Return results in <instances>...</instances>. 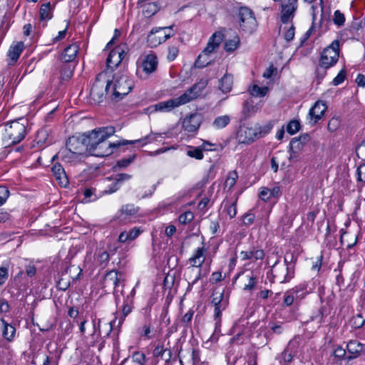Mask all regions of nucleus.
<instances>
[{
  "mask_svg": "<svg viewBox=\"0 0 365 365\" xmlns=\"http://www.w3.org/2000/svg\"><path fill=\"white\" fill-rule=\"evenodd\" d=\"M364 346L356 340H351L346 345L347 351L351 354L350 358L357 357L363 351Z\"/></svg>",
  "mask_w": 365,
  "mask_h": 365,
  "instance_id": "bb28decb",
  "label": "nucleus"
},
{
  "mask_svg": "<svg viewBox=\"0 0 365 365\" xmlns=\"http://www.w3.org/2000/svg\"><path fill=\"white\" fill-rule=\"evenodd\" d=\"M294 30H295V28L293 24H292L287 29V31H285L284 34V37L285 38V40L288 42L291 41L292 40H293L294 37Z\"/></svg>",
  "mask_w": 365,
  "mask_h": 365,
  "instance_id": "69168bd1",
  "label": "nucleus"
},
{
  "mask_svg": "<svg viewBox=\"0 0 365 365\" xmlns=\"http://www.w3.org/2000/svg\"><path fill=\"white\" fill-rule=\"evenodd\" d=\"M298 288L292 289L285 293L283 303L286 306H290L293 304L294 299L298 298Z\"/></svg>",
  "mask_w": 365,
  "mask_h": 365,
  "instance_id": "4c0bfd02",
  "label": "nucleus"
},
{
  "mask_svg": "<svg viewBox=\"0 0 365 365\" xmlns=\"http://www.w3.org/2000/svg\"><path fill=\"white\" fill-rule=\"evenodd\" d=\"M202 122L200 115L197 113L190 114L182 121V128L188 133L195 132L200 127Z\"/></svg>",
  "mask_w": 365,
  "mask_h": 365,
  "instance_id": "aec40b11",
  "label": "nucleus"
},
{
  "mask_svg": "<svg viewBox=\"0 0 365 365\" xmlns=\"http://www.w3.org/2000/svg\"><path fill=\"white\" fill-rule=\"evenodd\" d=\"M223 39V34L221 32H215L210 38L207 46L202 51V53L209 56L219 47Z\"/></svg>",
  "mask_w": 365,
  "mask_h": 365,
  "instance_id": "4be33fe9",
  "label": "nucleus"
},
{
  "mask_svg": "<svg viewBox=\"0 0 365 365\" xmlns=\"http://www.w3.org/2000/svg\"><path fill=\"white\" fill-rule=\"evenodd\" d=\"M346 78V71L342 69L338 73V75L333 79L332 84L334 86H338L343 83Z\"/></svg>",
  "mask_w": 365,
  "mask_h": 365,
  "instance_id": "4d7b16f0",
  "label": "nucleus"
},
{
  "mask_svg": "<svg viewBox=\"0 0 365 365\" xmlns=\"http://www.w3.org/2000/svg\"><path fill=\"white\" fill-rule=\"evenodd\" d=\"M207 84L208 80L206 78H202L195 83L191 88L187 89L180 96L183 104L187 103L199 98L202 95L204 89L207 87Z\"/></svg>",
  "mask_w": 365,
  "mask_h": 365,
  "instance_id": "2eb2a0df",
  "label": "nucleus"
},
{
  "mask_svg": "<svg viewBox=\"0 0 365 365\" xmlns=\"http://www.w3.org/2000/svg\"><path fill=\"white\" fill-rule=\"evenodd\" d=\"M125 54V53L124 50L120 46H118L113 49L109 53V55L106 59L107 67L110 68L111 70H113L114 68H117L123 61Z\"/></svg>",
  "mask_w": 365,
  "mask_h": 365,
  "instance_id": "f3484780",
  "label": "nucleus"
},
{
  "mask_svg": "<svg viewBox=\"0 0 365 365\" xmlns=\"http://www.w3.org/2000/svg\"><path fill=\"white\" fill-rule=\"evenodd\" d=\"M157 66V56L153 53L148 54L143 58L140 64L138 66L136 75L140 78H145L156 70Z\"/></svg>",
  "mask_w": 365,
  "mask_h": 365,
  "instance_id": "9d476101",
  "label": "nucleus"
},
{
  "mask_svg": "<svg viewBox=\"0 0 365 365\" xmlns=\"http://www.w3.org/2000/svg\"><path fill=\"white\" fill-rule=\"evenodd\" d=\"M303 144L301 143L300 140H297V138H294L289 143V152H292L294 153H298L303 148Z\"/></svg>",
  "mask_w": 365,
  "mask_h": 365,
  "instance_id": "79ce46f5",
  "label": "nucleus"
},
{
  "mask_svg": "<svg viewBox=\"0 0 365 365\" xmlns=\"http://www.w3.org/2000/svg\"><path fill=\"white\" fill-rule=\"evenodd\" d=\"M259 133L257 131L256 127H241L238 131L239 141L242 143L249 144L258 138Z\"/></svg>",
  "mask_w": 365,
  "mask_h": 365,
  "instance_id": "a211bd4d",
  "label": "nucleus"
},
{
  "mask_svg": "<svg viewBox=\"0 0 365 365\" xmlns=\"http://www.w3.org/2000/svg\"><path fill=\"white\" fill-rule=\"evenodd\" d=\"M233 76L231 74L225 73L224 76L220 80L219 88L222 93H229L232 88Z\"/></svg>",
  "mask_w": 365,
  "mask_h": 365,
  "instance_id": "cd10ccee",
  "label": "nucleus"
},
{
  "mask_svg": "<svg viewBox=\"0 0 365 365\" xmlns=\"http://www.w3.org/2000/svg\"><path fill=\"white\" fill-rule=\"evenodd\" d=\"M327 109V104L322 101H317L309 110V115L310 117V123L312 125L316 124L319 120L324 115Z\"/></svg>",
  "mask_w": 365,
  "mask_h": 365,
  "instance_id": "6ab92c4d",
  "label": "nucleus"
},
{
  "mask_svg": "<svg viewBox=\"0 0 365 365\" xmlns=\"http://www.w3.org/2000/svg\"><path fill=\"white\" fill-rule=\"evenodd\" d=\"M345 17L344 15L341 13L339 10L334 12V22L338 26H342L344 24Z\"/></svg>",
  "mask_w": 365,
  "mask_h": 365,
  "instance_id": "052dcab7",
  "label": "nucleus"
},
{
  "mask_svg": "<svg viewBox=\"0 0 365 365\" xmlns=\"http://www.w3.org/2000/svg\"><path fill=\"white\" fill-rule=\"evenodd\" d=\"M207 84L208 80L206 78H202L195 83L191 88L187 89L180 96L183 104L187 103L199 98L202 95L204 89L207 87Z\"/></svg>",
  "mask_w": 365,
  "mask_h": 365,
  "instance_id": "4468645a",
  "label": "nucleus"
},
{
  "mask_svg": "<svg viewBox=\"0 0 365 365\" xmlns=\"http://www.w3.org/2000/svg\"><path fill=\"white\" fill-rule=\"evenodd\" d=\"M187 263L190 264V267L187 268V272H191L193 271V268L204 267V273L202 274V269L197 272V274L195 279L192 280V284L196 283L202 275H205L207 269L211 264V259L206 257L205 252H195V254L189 258Z\"/></svg>",
  "mask_w": 365,
  "mask_h": 365,
  "instance_id": "7ed1b4c3",
  "label": "nucleus"
},
{
  "mask_svg": "<svg viewBox=\"0 0 365 365\" xmlns=\"http://www.w3.org/2000/svg\"><path fill=\"white\" fill-rule=\"evenodd\" d=\"M228 297H225L224 292L220 289L214 290L212 295V304L215 307V319L216 324L221 322V313L228 306Z\"/></svg>",
  "mask_w": 365,
  "mask_h": 365,
  "instance_id": "9b49d317",
  "label": "nucleus"
},
{
  "mask_svg": "<svg viewBox=\"0 0 365 365\" xmlns=\"http://www.w3.org/2000/svg\"><path fill=\"white\" fill-rule=\"evenodd\" d=\"M230 122L229 115H225L217 117L213 121V125L217 129L226 127Z\"/></svg>",
  "mask_w": 365,
  "mask_h": 365,
  "instance_id": "e433bc0d",
  "label": "nucleus"
},
{
  "mask_svg": "<svg viewBox=\"0 0 365 365\" xmlns=\"http://www.w3.org/2000/svg\"><path fill=\"white\" fill-rule=\"evenodd\" d=\"M51 10V5L49 2L42 4L39 10L40 19L41 21L51 19L52 18Z\"/></svg>",
  "mask_w": 365,
  "mask_h": 365,
  "instance_id": "c9c22d12",
  "label": "nucleus"
},
{
  "mask_svg": "<svg viewBox=\"0 0 365 365\" xmlns=\"http://www.w3.org/2000/svg\"><path fill=\"white\" fill-rule=\"evenodd\" d=\"M66 148L76 156L81 155L86 150V144L84 142V135L81 138L72 136L66 142Z\"/></svg>",
  "mask_w": 365,
  "mask_h": 365,
  "instance_id": "dca6fc26",
  "label": "nucleus"
},
{
  "mask_svg": "<svg viewBox=\"0 0 365 365\" xmlns=\"http://www.w3.org/2000/svg\"><path fill=\"white\" fill-rule=\"evenodd\" d=\"M26 124V120L19 118L6 125L5 135L3 138L5 146L18 144L25 138Z\"/></svg>",
  "mask_w": 365,
  "mask_h": 365,
  "instance_id": "f03ea898",
  "label": "nucleus"
},
{
  "mask_svg": "<svg viewBox=\"0 0 365 365\" xmlns=\"http://www.w3.org/2000/svg\"><path fill=\"white\" fill-rule=\"evenodd\" d=\"M166 353V350L163 347V346H157L153 350V356L154 357H160V359H164V355Z\"/></svg>",
  "mask_w": 365,
  "mask_h": 365,
  "instance_id": "338daca9",
  "label": "nucleus"
},
{
  "mask_svg": "<svg viewBox=\"0 0 365 365\" xmlns=\"http://www.w3.org/2000/svg\"><path fill=\"white\" fill-rule=\"evenodd\" d=\"M259 108L260 106L254 105L252 100H248L246 101L243 104L242 113L245 115V118H247L257 113Z\"/></svg>",
  "mask_w": 365,
  "mask_h": 365,
  "instance_id": "c756f323",
  "label": "nucleus"
},
{
  "mask_svg": "<svg viewBox=\"0 0 365 365\" xmlns=\"http://www.w3.org/2000/svg\"><path fill=\"white\" fill-rule=\"evenodd\" d=\"M205 144L210 145V143L205 141L202 144L203 149L207 150V149L205 146ZM187 155L189 157L194 158L197 160H201L203 158L202 148H201L200 147H196L190 149L187 151Z\"/></svg>",
  "mask_w": 365,
  "mask_h": 365,
  "instance_id": "f704fd0d",
  "label": "nucleus"
},
{
  "mask_svg": "<svg viewBox=\"0 0 365 365\" xmlns=\"http://www.w3.org/2000/svg\"><path fill=\"white\" fill-rule=\"evenodd\" d=\"M132 304L129 302V296H127L126 299L124 301V304L122 309V317L118 320L117 317H115L113 320H112L108 324H109V332L107 335L109 334V333L112 331L113 327L116 325L118 327H120L122 324L123 323L125 318L132 311Z\"/></svg>",
  "mask_w": 365,
  "mask_h": 365,
  "instance_id": "412c9836",
  "label": "nucleus"
},
{
  "mask_svg": "<svg viewBox=\"0 0 365 365\" xmlns=\"http://www.w3.org/2000/svg\"><path fill=\"white\" fill-rule=\"evenodd\" d=\"M210 63L211 60L208 58V56L201 53L195 61V64L197 68H204L208 66Z\"/></svg>",
  "mask_w": 365,
  "mask_h": 365,
  "instance_id": "a19ab883",
  "label": "nucleus"
},
{
  "mask_svg": "<svg viewBox=\"0 0 365 365\" xmlns=\"http://www.w3.org/2000/svg\"><path fill=\"white\" fill-rule=\"evenodd\" d=\"M23 48L24 43L22 42H19L16 45L11 46L9 51V56L13 61L16 62L19 58Z\"/></svg>",
  "mask_w": 365,
  "mask_h": 365,
  "instance_id": "473e14b6",
  "label": "nucleus"
},
{
  "mask_svg": "<svg viewBox=\"0 0 365 365\" xmlns=\"http://www.w3.org/2000/svg\"><path fill=\"white\" fill-rule=\"evenodd\" d=\"M357 179L359 181L365 182V163L359 165L356 170Z\"/></svg>",
  "mask_w": 365,
  "mask_h": 365,
  "instance_id": "e2e57ef3",
  "label": "nucleus"
},
{
  "mask_svg": "<svg viewBox=\"0 0 365 365\" xmlns=\"http://www.w3.org/2000/svg\"><path fill=\"white\" fill-rule=\"evenodd\" d=\"M246 277L247 282L245 284L244 290H252L257 284V279L252 272H249Z\"/></svg>",
  "mask_w": 365,
  "mask_h": 365,
  "instance_id": "37998d69",
  "label": "nucleus"
},
{
  "mask_svg": "<svg viewBox=\"0 0 365 365\" xmlns=\"http://www.w3.org/2000/svg\"><path fill=\"white\" fill-rule=\"evenodd\" d=\"M93 323V331L91 334V336L93 338H96V340L98 339V338L101 336V330H100V324H101V319H98V323L96 324V319H92Z\"/></svg>",
  "mask_w": 365,
  "mask_h": 365,
  "instance_id": "bf43d9fd",
  "label": "nucleus"
},
{
  "mask_svg": "<svg viewBox=\"0 0 365 365\" xmlns=\"http://www.w3.org/2000/svg\"><path fill=\"white\" fill-rule=\"evenodd\" d=\"M125 277L121 272L115 269L107 272L101 281V288L105 292H113L115 288L122 284L124 286Z\"/></svg>",
  "mask_w": 365,
  "mask_h": 365,
  "instance_id": "423d86ee",
  "label": "nucleus"
},
{
  "mask_svg": "<svg viewBox=\"0 0 365 365\" xmlns=\"http://www.w3.org/2000/svg\"><path fill=\"white\" fill-rule=\"evenodd\" d=\"M112 86V82L107 81L103 82L99 80H96L93 84L90 91V96L92 100L97 103H99L103 101L106 94H108Z\"/></svg>",
  "mask_w": 365,
  "mask_h": 365,
  "instance_id": "f8f14e48",
  "label": "nucleus"
},
{
  "mask_svg": "<svg viewBox=\"0 0 365 365\" xmlns=\"http://www.w3.org/2000/svg\"><path fill=\"white\" fill-rule=\"evenodd\" d=\"M54 158H59L64 162L71 163L76 160L78 156L66 148L61 150Z\"/></svg>",
  "mask_w": 365,
  "mask_h": 365,
  "instance_id": "7c9ffc66",
  "label": "nucleus"
},
{
  "mask_svg": "<svg viewBox=\"0 0 365 365\" xmlns=\"http://www.w3.org/2000/svg\"><path fill=\"white\" fill-rule=\"evenodd\" d=\"M299 129L300 123L297 120H291L287 126V131L291 135L296 133Z\"/></svg>",
  "mask_w": 365,
  "mask_h": 365,
  "instance_id": "09e8293b",
  "label": "nucleus"
},
{
  "mask_svg": "<svg viewBox=\"0 0 365 365\" xmlns=\"http://www.w3.org/2000/svg\"><path fill=\"white\" fill-rule=\"evenodd\" d=\"M238 178V175L236 171H232L229 173V175L225 180V186L229 187V189L232 188L235 184L236 183L237 179Z\"/></svg>",
  "mask_w": 365,
  "mask_h": 365,
  "instance_id": "a18cd8bd",
  "label": "nucleus"
},
{
  "mask_svg": "<svg viewBox=\"0 0 365 365\" xmlns=\"http://www.w3.org/2000/svg\"><path fill=\"white\" fill-rule=\"evenodd\" d=\"M225 210L230 218L235 217L237 214V200L230 204L226 202Z\"/></svg>",
  "mask_w": 365,
  "mask_h": 365,
  "instance_id": "49530a36",
  "label": "nucleus"
},
{
  "mask_svg": "<svg viewBox=\"0 0 365 365\" xmlns=\"http://www.w3.org/2000/svg\"><path fill=\"white\" fill-rule=\"evenodd\" d=\"M138 210H139V207H135L133 204L125 205L122 206V207L120 210V215L119 217H123V215H125L124 218H125V217H127V216H133L135 214H137Z\"/></svg>",
  "mask_w": 365,
  "mask_h": 365,
  "instance_id": "72a5a7b5",
  "label": "nucleus"
},
{
  "mask_svg": "<svg viewBox=\"0 0 365 365\" xmlns=\"http://www.w3.org/2000/svg\"><path fill=\"white\" fill-rule=\"evenodd\" d=\"M250 93L252 96L255 97H262L264 96L267 91V87H259L257 85H253L250 88Z\"/></svg>",
  "mask_w": 365,
  "mask_h": 365,
  "instance_id": "58836bf2",
  "label": "nucleus"
},
{
  "mask_svg": "<svg viewBox=\"0 0 365 365\" xmlns=\"http://www.w3.org/2000/svg\"><path fill=\"white\" fill-rule=\"evenodd\" d=\"M174 25L165 27L153 28L147 37V41L150 47H156L170 38L173 34L167 33L166 30L172 29Z\"/></svg>",
  "mask_w": 365,
  "mask_h": 365,
  "instance_id": "1a4fd4ad",
  "label": "nucleus"
},
{
  "mask_svg": "<svg viewBox=\"0 0 365 365\" xmlns=\"http://www.w3.org/2000/svg\"><path fill=\"white\" fill-rule=\"evenodd\" d=\"M115 129L113 126L100 127L93 130L87 135H84V142L86 144V150L92 155L96 157H106L110 155L115 148L128 144L140 143L142 146L157 140L158 136L165 133H150L144 138L135 140H122L111 143L108 139L114 135Z\"/></svg>",
  "mask_w": 365,
  "mask_h": 365,
  "instance_id": "f257e3e1",
  "label": "nucleus"
},
{
  "mask_svg": "<svg viewBox=\"0 0 365 365\" xmlns=\"http://www.w3.org/2000/svg\"><path fill=\"white\" fill-rule=\"evenodd\" d=\"M255 220V215L250 211L245 213L242 217V223L245 226H250Z\"/></svg>",
  "mask_w": 365,
  "mask_h": 365,
  "instance_id": "603ef678",
  "label": "nucleus"
},
{
  "mask_svg": "<svg viewBox=\"0 0 365 365\" xmlns=\"http://www.w3.org/2000/svg\"><path fill=\"white\" fill-rule=\"evenodd\" d=\"M184 105L180 97L171 98L165 101H161L155 105V110L170 111L175 108Z\"/></svg>",
  "mask_w": 365,
  "mask_h": 365,
  "instance_id": "5701e85b",
  "label": "nucleus"
},
{
  "mask_svg": "<svg viewBox=\"0 0 365 365\" xmlns=\"http://www.w3.org/2000/svg\"><path fill=\"white\" fill-rule=\"evenodd\" d=\"M193 213L190 211H187L181 214L178 217V220L180 224L186 225L191 222L193 220Z\"/></svg>",
  "mask_w": 365,
  "mask_h": 365,
  "instance_id": "de8ad7c7",
  "label": "nucleus"
},
{
  "mask_svg": "<svg viewBox=\"0 0 365 365\" xmlns=\"http://www.w3.org/2000/svg\"><path fill=\"white\" fill-rule=\"evenodd\" d=\"M242 255V259H262L264 257V252H241Z\"/></svg>",
  "mask_w": 365,
  "mask_h": 365,
  "instance_id": "6e6d98bb",
  "label": "nucleus"
},
{
  "mask_svg": "<svg viewBox=\"0 0 365 365\" xmlns=\"http://www.w3.org/2000/svg\"><path fill=\"white\" fill-rule=\"evenodd\" d=\"M4 326L3 336L9 341H11L16 334V329L12 325L7 323L4 319H1Z\"/></svg>",
  "mask_w": 365,
  "mask_h": 365,
  "instance_id": "c85d7f7f",
  "label": "nucleus"
},
{
  "mask_svg": "<svg viewBox=\"0 0 365 365\" xmlns=\"http://www.w3.org/2000/svg\"><path fill=\"white\" fill-rule=\"evenodd\" d=\"M133 88V82L126 76H122L115 80L111 86V98L113 101H118L128 95Z\"/></svg>",
  "mask_w": 365,
  "mask_h": 365,
  "instance_id": "20e7f679",
  "label": "nucleus"
},
{
  "mask_svg": "<svg viewBox=\"0 0 365 365\" xmlns=\"http://www.w3.org/2000/svg\"><path fill=\"white\" fill-rule=\"evenodd\" d=\"M193 314L194 311L192 309H189L188 312L184 314L181 319V323L184 327H187L190 324Z\"/></svg>",
  "mask_w": 365,
  "mask_h": 365,
  "instance_id": "5fc2aeb1",
  "label": "nucleus"
},
{
  "mask_svg": "<svg viewBox=\"0 0 365 365\" xmlns=\"http://www.w3.org/2000/svg\"><path fill=\"white\" fill-rule=\"evenodd\" d=\"M96 257L100 264H106L110 258L109 252H98Z\"/></svg>",
  "mask_w": 365,
  "mask_h": 365,
  "instance_id": "774afa93",
  "label": "nucleus"
},
{
  "mask_svg": "<svg viewBox=\"0 0 365 365\" xmlns=\"http://www.w3.org/2000/svg\"><path fill=\"white\" fill-rule=\"evenodd\" d=\"M9 196V190L5 186H0V206L2 205Z\"/></svg>",
  "mask_w": 365,
  "mask_h": 365,
  "instance_id": "13d9d810",
  "label": "nucleus"
},
{
  "mask_svg": "<svg viewBox=\"0 0 365 365\" xmlns=\"http://www.w3.org/2000/svg\"><path fill=\"white\" fill-rule=\"evenodd\" d=\"M340 125V120L338 118H331L327 125V128L329 131L334 132L337 130Z\"/></svg>",
  "mask_w": 365,
  "mask_h": 365,
  "instance_id": "3c124183",
  "label": "nucleus"
},
{
  "mask_svg": "<svg viewBox=\"0 0 365 365\" xmlns=\"http://www.w3.org/2000/svg\"><path fill=\"white\" fill-rule=\"evenodd\" d=\"M237 19L240 27L245 31L252 33L257 27V21L253 11L247 6L238 9Z\"/></svg>",
  "mask_w": 365,
  "mask_h": 365,
  "instance_id": "39448f33",
  "label": "nucleus"
},
{
  "mask_svg": "<svg viewBox=\"0 0 365 365\" xmlns=\"http://www.w3.org/2000/svg\"><path fill=\"white\" fill-rule=\"evenodd\" d=\"M135 158V155H133L128 157V158H123L118 161L117 165L119 168H126L134 160Z\"/></svg>",
  "mask_w": 365,
  "mask_h": 365,
  "instance_id": "680f3d73",
  "label": "nucleus"
},
{
  "mask_svg": "<svg viewBox=\"0 0 365 365\" xmlns=\"http://www.w3.org/2000/svg\"><path fill=\"white\" fill-rule=\"evenodd\" d=\"M137 332L140 336H145L147 339H150V324H144L143 327L138 328Z\"/></svg>",
  "mask_w": 365,
  "mask_h": 365,
  "instance_id": "8fccbe9b",
  "label": "nucleus"
},
{
  "mask_svg": "<svg viewBox=\"0 0 365 365\" xmlns=\"http://www.w3.org/2000/svg\"><path fill=\"white\" fill-rule=\"evenodd\" d=\"M132 359L134 362L140 365H144L145 364V355L143 353L135 351L133 354Z\"/></svg>",
  "mask_w": 365,
  "mask_h": 365,
  "instance_id": "864d4df0",
  "label": "nucleus"
},
{
  "mask_svg": "<svg viewBox=\"0 0 365 365\" xmlns=\"http://www.w3.org/2000/svg\"><path fill=\"white\" fill-rule=\"evenodd\" d=\"M364 323L365 319L363 317L362 314H357L356 315L354 316L350 320L351 326L354 329H359L362 327Z\"/></svg>",
  "mask_w": 365,
  "mask_h": 365,
  "instance_id": "ea45409f",
  "label": "nucleus"
},
{
  "mask_svg": "<svg viewBox=\"0 0 365 365\" xmlns=\"http://www.w3.org/2000/svg\"><path fill=\"white\" fill-rule=\"evenodd\" d=\"M207 84L208 80L206 78H202L195 83L191 88L187 89L180 96L183 104L187 103L199 98L202 95L204 89L207 87Z\"/></svg>",
  "mask_w": 365,
  "mask_h": 365,
  "instance_id": "ddd939ff",
  "label": "nucleus"
},
{
  "mask_svg": "<svg viewBox=\"0 0 365 365\" xmlns=\"http://www.w3.org/2000/svg\"><path fill=\"white\" fill-rule=\"evenodd\" d=\"M339 41L334 40L332 43L325 48L321 53L319 63L322 66L331 67L334 66L339 60Z\"/></svg>",
  "mask_w": 365,
  "mask_h": 365,
  "instance_id": "0eeeda50",
  "label": "nucleus"
},
{
  "mask_svg": "<svg viewBox=\"0 0 365 365\" xmlns=\"http://www.w3.org/2000/svg\"><path fill=\"white\" fill-rule=\"evenodd\" d=\"M280 6V20L282 24L292 23L298 9V0H278Z\"/></svg>",
  "mask_w": 365,
  "mask_h": 365,
  "instance_id": "6e6552de",
  "label": "nucleus"
},
{
  "mask_svg": "<svg viewBox=\"0 0 365 365\" xmlns=\"http://www.w3.org/2000/svg\"><path fill=\"white\" fill-rule=\"evenodd\" d=\"M178 48L175 46H170L168 48V59L170 61H172L173 60L175 59V58L178 56Z\"/></svg>",
  "mask_w": 365,
  "mask_h": 365,
  "instance_id": "0e129e2a",
  "label": "nucleus"
},
{
  "mask_svg": "<svg viewBox=\"0 0 365 365\" xmlns=\"http://www.w3.org/2000/svg\"><path fill=\"white\" fill-rule=\"evenodd\" d=\"M79 47L76 43H73L67 46L61 55V59L64 62H72L76 57Z\"/></svg>",
  "mask_w": 365,
  "mask_h": 365,
  "instance_id": "393cba45",
  "label": "nucleus"
},
{
  "mask_svg": "<svg viewBox=\"0 0 365 365\" xmlns=\"http://www.w3.org/2000/svg\"><path fill=\"white\" fill-rule=\"evenodd\" d=\"M298 346L299 344L295 340H291L289 342L288 345L282 353V359L284 363L289 364L292 361L293 357L297 353Z\"/></svg>",
  "mask_w": 365,
  "mask_h": 365,
  "instance_id": "b1692460",
  "label": "nucleus"
},
{
  "mask_svg": "<svg viewBox=\"0 0 365 365\" xmlns=\"http://www.w3.org/2000/svg\"><path fill=\"white\" fill-rule=\"evenodd\" d=\"M240 43V39L238 35H235V36L231 39H227L225 42V50L231 53L235 51L239 46Z\"/></svg>",
  "mask_w": 365,
  "mask_h": 365,
  "instance_id": "2f4dec72",
  "label": "nucleus"
},
{
  "mask_svg": "<svg viewBox=\"0 0 365 365\" xmlns=\"http://www.w3.org/2000/svg\"><path fill=\"white\" fill-rule=\"evenodd\" d=\"M52 173L59 183L63 186L68 184L67 177L63 168L60 164H56L51 168Z\"/></svg>",
  "mask_w": 365,
  "mask_h": 365,
  "instance_id": "a878e982",
  "label": "nucleus"
},
{
  "mask_svg": "<svg viewBox=\"0 0 365 365\" xmlns=\"http://www.w3.org/2000/svg\"><path fill=\"white\" fill-rule=\"evenodd\" d=\"M73 76V68L64 65L61 69V78L63 81H68Z\"/></svg>",
  "mask_w": 365,
  "mask_h": 365,
  "instance_id": "c03bdc74",
  "label": "nucleus"
}]
</instances>
